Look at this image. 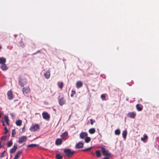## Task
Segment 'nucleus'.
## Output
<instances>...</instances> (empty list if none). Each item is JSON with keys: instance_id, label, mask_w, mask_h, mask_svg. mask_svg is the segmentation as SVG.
<instances>
[{"instance_id": "1", "label": "nucleus", "mask_w": 159, "mask_h": 159, "mask_svg": "<svg viewBox=\"0 0 159 159\" xmlns=\"http://www.w3.org/2000/svg\"><path fill=\"white\" fill-rule=\"evenodd\" d=\"M75 152V151H71L70 149H64V153L66 157H69L72 156Z\"/></svg>"}, {"instance_id": "2", "label": "nucleus", "mask_w": 159, "mask_h": 159, "mask_svg": "<svg viewBox=\"0 0 159 159\" xmlns=\"http://www.w3.org/2000/svg\"><path fill=\"white\" fill-rule=\"evenodd\" d=\"M23 94L27 96L30 91V89L29 86H26L23 88L22 90Z\"/></svg>"}, {"instance_id": "3", "label": "nucleus", "mask_w": 159, "mask_h": 159, "mask_svg": "<svg viewBox=\"0 0 159 159\" xmlns=\"http://www.w3.org/2000/svg\"><path fill=\"white\" fill-rule=\"evenodd\" d=\"M27 139V138L26 136H22L20 137L18 141V143L21 144L22 143H25Z\"/></svg>"}, {"instance_id": "4", "label": "nucleus", "mask_w": 159, "mask_h": 159, "mask_svg": "<svg viewBox=\"0 0 159 159\" xmlns=\"http://www.w3.org/2000/svg\"><path fill=\"white\" fill-rule=\"evenodd\" d=\"M101 150L103 155L106 156L107 157L110 156L111 153L109 152L108 150H106V149L103 147L101 148Z\"/></svg>"}, {"instance_id": "5", "label": "nucleus", "mask_w": 159, "mask_h": 159, "mask_svg": "<svg viewBox=\"0 0 159 159\" xmlns=\"http://www.w3.org/2000/svg\"><path fill=\"white\" fill-rule=\"evenodd\" d=\"M19 84L21 86H24L27 83V80L26 78H22L19 80Z\"/></svg>"}, {"instance_id": "6", "label": "nucleus", "mask_w": 159, "mask_h": 159, "mask_svg": "<svg viewBox=\"0 0 159 159\" xmlns=\"http://www.w3.org/2000/svg\"><path fill=\"white\" fill-rule=\"evenodd\" d=\"M43 118L47 120H50V115L47 112L44 111L42 114Z\"/></svg>"}, {"instance_id": "7", "label": "nucleus", "mask_w": 159, "mask_h": 159, "mask_svg": "<svg viewBox=\"0 0 159 159\" xmlns=\"http://www.w3.org/2000/svg\"><path fill=\"white\" fill-rule=\"evenodd\" d=\"M58 101L59 105L62 106L66 103V100L64 97H60L59 96L58 98Z\"/></svg>"}, {"instance_id": "8", "label": "nucleus", "mask_w": 159, "mask_h": 159, "mask_svg": "<svg viewBox=\"0 0 159 159\" xmlns=\"http://www.w3.org/2000/svg\"><path fill=\"white\" fill-rule=\"evenodd\" d=\"M39 125L36 124L31 127L30 129L32 131H35L39 129Z\"/></svg>"}, {"instance_id": "9", "label": "nucleus", "mask_w": 159, "mask_h": 159, "mask_svg": "<svg viewBox=\"0 0 159 159\" xmlns=\"http://www.w3.org/2000/svg\"><path fill=\"white\" fill-rule=\"evenodd\" d=\"M136 116V113L134 111L129 112L127 114V116L132 118H134Z\"/></svg>"}, {"instance_id": "10", "label": "nucleus", "mask_w": 159, "mask_h": 159, "mask_svg": "<svg viewBox=\"0 0 159 159\" xmlns=\"http://www.w3.org/2000/svg\"><path fill=\"white\" fill-rule=\"evenodd\" d=\"M17 148V145L16 144H14L13 147L10 149V153L11 154H13L14 153L16 152Z\"/></svg>"}, {"instance_id": "11", "label": "nucleus", "mask_w": 159, "mask_h": 159, "mask_svg": "<svg viewBox=\"0 0 159 159\" xmlns=\"http://www.w3.org/2000/svg\"><path fill=\"white\" fill-rule=\"evenodd\" d=\"M22 153V152L21 150L18 151L15 155L14 159H18Z\"/></svg>"}, {"instance_id": "12", "label": "nucleus", "mask_w": 159, "mask_h": 159, "mask_svg": "<svg viewBox=\"0 0 159 159\" xmlns=\"http://www.w3.org/2000/svg\"><path fill=\"white\" fill-rule=\"evenodd\" d=\"M88 134L84 132H82L80 134V138L81 139H84L87 136Z\"/></svg>"}, {"instance_id": "13", "label": "nucleus", "mask_w": 159, "mask_h": 159, "mask_svg": "<svg viewBox=\"0 0 159 159\" xmlns=\"http://www.w3.org/2000/svg\"><path fill=\"white\" fill-rule=\"evenodd\" d=\"M84 146V143L81 142H79L76 145V148L80 149L82 148Z\"/></svg>"}, {"instance_id": "14", "label": "nucleus", "mask_w": 159, "mask_h": 159, "mask_svg": "<svg viewBox=\"0 0 159 159\" xmlns=\"http://www.w3.org/2000/svg\"><path fill=\"white\" fill-rule=\"evenodd\" d=\"M7 95L8 98L9 100H11L13 98V96L12 92L11 91H9L7 92Z\"/></svg>"}, {"instance_id": "15", "label": "nucleus", "mask_w": 159, "mask_h": 159, "mask_svg": "<svg viewBox=\"0 0 159 159\" xmlns=\"http://www.w3.org/2000/svg\"><path fill=\"white\" fill-rule=\"evenodd\" d=\"M44 75L46 79H49L50 75V71H46L45 73L44 74Z\"/></svg>"}, {"instance_id": "16", "label": "nucleus", "mask_w": 159, "mask_h": 159, "mask_svg": "<svg viewBox=\"0 0 159 159\" xmlns=\"http://www.w3.org/2000/svg\"><path fill=\"white\" fill-rule=\"evenodd\" d=\"M62 143V139H57L55 141V144L57 145H59Z\"/></svg>"}, {"instance_id": "17", "label": "nucleus", "mask_w": 159, "mask_h": 159, "mask_svg": "<svg viewBox=\"0 0 159 159\" xmlns=\"http://www.w3.org/2000/svg\"><path fill=\"white\" fill-rule=\"evenodd\" d=\"M83 83L81 81H78L76 84V87L77 88H79L83 86Z\"/></svg>"}, {"instance_id": "18", "label": "nucleus", "mask_w": 159, "mask_h": 159, "mask_svg": "<svg viewBox=\"0 0 159 159\" xmlns=\"http://www.w3.org/2000/svg\"><path fill=\"white\" fill-rule=\"evenodd\" d=\"M7 138V137L6 135L2 136L1 138V141L2 142V143H4L5 142Z\"/></svg>"}, {"instance_id": "19", "label": "nucleus", "mask_w": 159, "mask_h": 159, "mask_svg": "<svg viewBox=\"0 0 159 159\" xmlns=\"http://www.w3.org/2000/svg\"><path fill=\"white\" fill-rule=\"evenodd\" d=\"M1 65V68L3 70H6L7 69L8 67L5 63L2 64Z\"/></svg>"}, {"instance_id": "20", "label": "nucleus", "mask_w": 159, "mask_h": 159, "mask_svg": "<svg viewBox=\"0 0 159 159\" xmlns=\"http://www.w3.org/2000/svg\"><path fill=\"white\" fill-rule=\"evenodd\" d=\"M6 61V59L4 57L0 58V64H2L5 63Z\"/></svg>"}, {"instance_id": "21", "label": "nucleus", "mask_w": 159, "mask_h": 159, "mask_svg": "<svg viewBox=\"0 0 159 159\" xmlns=\"http://www.w3.org/2000/svg\"><path fill=\"white\" fill-rule=\"evenodd\" d=\"M136 107L137 110L139 111H141L143 110V107L140 106L139 104H137L136 105Z\"/></svg>"}, {"instance_id": "22", "label": "nucleus", "mask_w": 159, "mask_h": 159, "mask_svg": "<svg viewBox=\"0 0 159 159\" xmlns=\"http://www.w3.org/2000/svg\"><path fill=\"white\" fill-rule=\"evenodd\" d=\"M148 139V136L146 134H144V136L143 137H141V140L143 142H145L146 140H147Z\"/></svg>"}, {"instance_id": "23", "label": "nucleus", "mask_w": 159, "mask_h": 159, "mask_svg": "<svg viewBox=\"0 0 159 159\" xmlns=\"http://www.w3.org/2000/svg\"><path fill=\"white\" fill-rule=\"evenodd\" d=\"M57 84L58 85L59 88L61 89H62L64 85L63 83L62 82H58L57 83Z\"/></svg>"}, {"instance_id": "24", "label": "nucleus", "mask_w": 159, "mask_h": 159, "mask_svg": "<svg viewBox=\"0 0 159 159\" xmlns=\"http://www.w3.org/2000/svg\"><path fill=\"white\" fill-rule=\"evenodd\" d=\"M16 123L17 126H20L22 125V121L20 120H18L16 121Z\"/></svg>"}, {"instance_id": "25", "label": "nucleus", "mask_w": 159, "mask_h": 159, "mask_svg": "<svg viewBox=\"0 0 159 159\" xmlns=\"http://www.w3.org/2000/svg\"><path fill=\"white\" fill-rule=\"evenodd\" d=\"M38 146V145L36 144H32L28 145L27 147L28 148H32L35 147H37Z\"/></svg>"}, {"instance_id": "26", "label": "nucleus", "mask_w": 159, "mask_h": 159, "mask_svg": "<svg viewBox=\"0 0 159 159\" xmlns=\"http://www.w3.org/2000/svg\"><path fill=\"white\" fill-rule=\"evenodd\" d=\"M89 132L90 134H94L95 132V129L94 128H92L90 129L89 130Z\"/></svg>"}, {"instance_id": "27", "label": "nucleus", "mask_w": 159, "mask_h": 159, "mask_svg": "<svg viewBox=\"0 0 159 159\" xmlns=\"http://www.w3.org/2000/svg\"><path fill=\"white\" fill-rule=\"evenodd\" d=\"M95 154L97 157H99L101 156V154L100 150H97L95 151Z\"/></svg>"}, {"instance_id": "28", "label": "nucleus", "mask_w": 159, "mask_h": 159, "mask_svg": "<svg viewBox=\"0 0 159 159\" xmlns=\"http://www.w3.org/2000/svg\"><path fill=\"white\" fill-rule=\"evenodd\" d=\"M127 134V131L125 130L123 131L122 136L123 138L125 139L126 138Z\"/></svg>"}, {"instance_id": "29", "label": "nucleus", "mask_w": 159, "mask_h": 159, "mask_svg": "<svg viewBox=\"0 0 159 159\" xmlns=\"http://www.w3.org/2000/svg\"><path fill=\"white\" fill-rule=\"evenodd\" d=\"M4 120L7 125H9V120L8 119V117L7 116H5L4 117Z\"/></svg>"}, {"instance_id": "30", "label": "nucleus", "mask_w": 159, "mask_h": 159, "mask_svg": "<svg viewBox=\"0 0 159 159\" xmlns=\"http://www.w3.org/2000/svg\"><path fill=\"white\" fill-rule=\"evenodd\" d=\"M68 135V133L67 132H66L63 133L61 135V137L63 139L64 138L67 136Z\"/></svg>"}, {"instance_id": "31", "label": "nucleus", "mask_w": 159, "mask_h": 159, "mask_svg": "<svg viewBox=\"0 0 159 159\" xmlns=\"http://www.w3.org/2000/svg\"><path fill=\"white\" fill-rule=\"evenodd\" d=\"M13 144V143L12 140H11L10 141H9L7 144V147L8 148H9L11 147Z\"/></svg>"}, {"instance_id": "32", "label": "nucleus", "mask_w": 159, "mask_h": 159, "mask_svg": "<svg viewBox=\"0 0 159 159\" xmlns=\"http://www.w3.org/2000/svg\"><path fill=\"white\" fill-rule=\"evenodd\" d=\"M90 138L87 136L85 138L84 141L85 143H88L90 141Z\"/></svg>"}, {"instance_id": "33", "label": "nucleus", "mask_w": 159, "mask_h": 159, "mask_svg": "<svg viewBox=\"0 0 159 159\" xmlns=\"http://www.w3.org/2000/svg\"><path fill=\"white\" fill-rule=\"evenodd\" d=\"M56 158L57 159H62L63 157L62 155L59 154H58L56 155Z\"/></svg>"}, {"instance_id": "34", "label": "nucleus", "mask_w": 159, "mask_h": 159, "mask_svg": "<svg viewBox=\"0 0 159 159\" xmlns=\"http://www.w3.org/2000/svg\"><path fill=\"white\" fill-rule=\"evenodd\" d=\"M120 133V130L119 129H116L115 131V134L116 135H119Z\"/></svg>"}, {"instance_id": "35", "label": "nucleus", "mask_w": 159, "mask_h": 159, "mask_svg": "<svg viewBox=\"0 0 159 159\" xmlns=\"http://www.w3.org/2000/svg\"><path fill=\"white\" fill-rule=\"evenodd\" d=\"M16 132L15 131V129H13L12 130V134H11L12 137H14L15 136V135L16 134Z\"/></svg>"}, {"instance_id": "36", "label": "nucleus", "mask_w": 159, "mask_h": 159, "mask_svg": "<svg viewBox=\"0 0 159 159\" xmlns=\"http://www.w3.org/2000/svg\"><path fill=\"white\" fill-rule=\"evenodd\" d=\"M76 94V92L75 90H72L71 91V93L70 94V96L71 97H73L74 96V94Z\"/></svg>"}, {"instance_id": "37", "label": "nucleus", "mask_w": 159, "mask_h": 159, "mask_svg": "<svg viewBox=\"0 0 159 159\" xmlns=\"http://www.w3.org/2000/svg\"><path fill=\"white\" fill-rule=\"evenodd\" d=\"M92 148H93L92 147H90L88 148H86V149H83V150H82V151H90V150L92 149Z\"/></svg>"}, {"instance_id": "38", "label": "nucleus", "mask_w": 159, "mask_h": 159, "mask_svg": "<svg viewBox=\"0 0 159 159\" xmlns=\"http://www.w3.org/2000/svg\"><path fill=\"white\" fill-rule=\"evenodd\" d=\"M101 98L102 99V100H105L106 98H105V95L103 94H102L101 96Z\"/></svg>"}, {"instance_id": "39", "label": "nucleus", "mask_w": 159, "mask_h": 159, "mask_svg": "<svg viewBox=\"0 0 159 159\" xmlns=\"http://www.w3.org/2000/svg\"><path fill=\"white\" fill-rule=\"evenodd\" d=\"M90 124L91 125H93V123L95 122V121L94 120L92 119H90Z\"/></svg>"}, {"instance_id": "40", "label": "nucleus", "mask_w": 159, "mask_h": 159, "mask_svg": "<svg viewBox=\"0 0 159 159\" xmlns=\"http://www.w3.org/2000/svg\"><path fill=\"white\" fill-rule=\"evenodd\" d=\"M5 132L4 133V134H6L8 132V130L7 129V128L6 127H5L4 128Z\"/></svg>"}, {"instance_id": "41", "label": "nucleus", "mask_w": 159, "mask_h": 159, "mask_svg": "<svg viewBox=\"0 0 159 159\" xmlns=\"http://www.w3.org/2000/svg\"><path fill=\"white\" fill-rule=\"evenodd\" d=\"M5 144V143H2V142L0 141V149Z\"/></svg>"}, {"instance_id": "42", "label": "nucleus", "mask_w": 159, "mask_h": 159, "mask_svg": "<svg viewBox=\"0 0 159 159\" xmlns=\"http://www.w3.org/2000/svg\"><path fill=\"white\" fill-rule=\"evenodd\" d=\"M1 123H2V125L3 126H5V124L4 121L3 120H2L1 121Z\"/></svg>"}, {"instance_id": "43", "label": "nucleus", "mask_w": 159, "mask_h": 159, "mask_svg": "<svg viewBox=\"0 0 159 159\" xmlns=\"http://www.w3.org/2000/svg\"><path fill=\"white\" fill-rule=\"evenodd\" d=\"M4 154H3V153H2H2H1V156H0V157L1 158H2V157H4Z\"/></svg>"}, {"instance_id": "44", "label": "nucleus", "mask_w": 159, "mask_h": 159, "mask_svg": "<svg viewBox=\"0 0 159 159\" xmlns=\"http://www.w3.org/2000/svg\"><path fill=\"white\" fill-rule=\"evenodd\" d=\"M22 132L24 133L25 132V126L22 128Z\"/></svg>"}, {"instance_id": "45", "label": "nucleus", "mask_w": 159, "mask_h": 159, "mask_svg": "<svg viewBox=\"0 0 159 159\" xmlns=\"http://www.w3.org/2000/svg\"><path fill=\"white\" fill-rule=\"evenodd\" d=\"M103 159H109L108 157H106L104 158Z\"/></svg>"}, {"instance_id": "46", "label": "nucleus", "mask_w": 159, "mask_h": 159, "mask_svg": "<svg viewBox=\"0 0 159 159\" xmlns=\"http://www.w3.org/2000/svg\"><path fill=\"white\" fill-rule=\"evenodd\" d=\"M6 151H7V150H6L4 151H3V152H2V153H3V154H5V152H6Z\"/></svg>"}, {"instance_id": "47", "label": "nucleus", "mask_w": 159, "mask_h": 159, "mask_svg": "<svg viewBox=\"0 0 159 159\" xmlns=\"http://www.w3.org/2000/svg\"><path fill=\"white\" fill-rule=\"evenodd\" d=\"M91 154L92 155V156H94V153L93 152H92L91 153Z\"/></svg>"}, {"instance_id": "48", "label": "nucleus", "mask_w": 159, "mask_h": 159, "mask_svg": "<svg viewBox=\"0 0 159 159\" xmlns=\"http://www.w3.org/2000/svg\"><path fill=\"white\" fill-rule=\"evenodd\" d=\"M2 48V46L0 45V50Z\"/></svg>"}, {"instance_id": "49", "label": "nucleus", "mask_w": 159, "mask_h": 159, "mask_svg": "<svg viewBox=\"0 0 159 159\" xmlns=\"http://www.w3.org/2000/svg\"><path fill=\"white\" fill-rule=\"evenodd\" d=\"M1 117V114H0V118Z\"/></svg>"}, {"instance_id": "50", "label": "nucleus", "mask_w": 159, "mask_h": 159, "mask_svg": "<svg viewBox=\"0 0 159 159\" xmlns=\"http://www.w3.org/2000/svg\"><path fill=\"white\" fill-rule=\"evenodd\" d=\"M53 110H55V111H56L55 109H54Z\"/></svg>"}]
</instances>
